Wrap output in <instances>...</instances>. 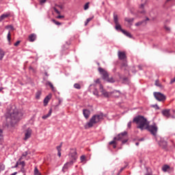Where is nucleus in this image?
<instances>
[{
  "label": "nucleus",
  "instance_id": "18",
  "mask_svg": "<svg viewBox=\"0 0 175 175\" xmlns=\"http://www.w3.org/2000/svg\"><path fill=\"white\" fill-rule=\"evenodd\" d=\"M36 34L35 33H31L29 36V40L30 42H35V40H36Z\"/></svg>",
  "mask_w": 175,
  "mask_h": 175
},
{
  "label": "nucleus",
  "instance_id": "35",
  "mask_svg": "<svg viewBox=\"0 0 175 175\" xmlns=\"http://www.w3.org/2000/svg\"><path fill=\"white\" fill-rule=\"evenodd\" d=\"M34 175H42L36 167L34 168Z\"/></svg>",
  "mask_w": 175,
  "mask_h": 175
},
{
  "label": "nucleus",
  "instance_id": "16",
  "mask_svg": "<svg viewBox=\"0 0 175 175\" xmlns=\"http://www.w3.org/2000/svg\"><path fill=\"white\" fill-rule=\"evenodd\" d=\"M8 17H10V12H7L5 14H3L2 15H1L0 22L3 21V20H5V18H8Z\"/></svg>",
  "mask_w": 175,
  "mask_h": 175
},
{
  "label": "nucleus",
  "instance_id": "29",
  "mask_svg": "<svg viewBox=\"0 0 175 175\" xmlns=\"http://www.w3.org/2000/svg\"><path fill=\"white\" fill-rule=\"evenodd\" d=\"M116 29H117L118 31V29H120V31H121V32H122V28H121V25H120V23H116Z\"/></svg>",
  "mask_w": 175,
  "mask_h": 175
},
{
  "label": "nucleus",
  "instance_id": "17",
  "mask_svg": "<svg viewBox=\"0 0 175 175\" xmlns=\"http://www.w3.org/2000/svg\"><path fill=\"white\" fill-rule=\"evenodd\" d=\"M111 96H113V98H118L120 96V95H121V93H120L117 90H114L113 92H111Z\"/></svg>",
  "mask_w": 175,
  "mask_h": 175
},
{
  "label": "nucleus",
  "instance_id": "45",
  "mask_svg": "<svg viewBox=\"0 0 175 175\" xmlns=\"http://www.w3.org/2000/svg\"><path fill=\"white\" fill-rule=\"evenodd\" d=\"M28 154H29V152L28 151L24 152L22 154V157H27V155H28Z\"/></svg>",
  "mask_w": 175,
  "mask_h": 175
},
{
  "label": "nucleus",
  "instance_id": "50",
  "mask_svg": "<svg viewBox=\"0 0 175 175\" xmlns=\"http://www.w3.org/2000/svg\"><path fill=\"white\" fill-rule=\"evenodd\" d=\"M46 0H40V3L41 5H43V3H46Z\"/></svg>",
  "mask_w": 175,
  "mask_h": 175
},
{
  "label": "nucleus",
  "instance_id": "14",
  "mask_svg": "<svg viewBox=\"0 0 175 175\" xmlns=\"http://www.w3.org/2000/svg\"><path fill=\"white\" fill-rule=\"evenodd\" d=\"M146 2H147V0H144V3H142L139 6V13H141V14H144V13H146V11L144 10V6L146 5Z\"/></svg>",
  "mask_w": 175,
  "mask_h": 175
},
{
  "label": "nucleus",
  "instance_id": "43",
  "mask_svg": "<svg viewBox=\"0 0 175 175\" xmlns=\"http://www.w3.org/2000/svg\"><path fill=\"white\" fill-rule=\"evenodd\" d=\"M80 160H81V162H84V161H85V155L81 156Z\"/></svg>",
  "mask_w": 175,
  "mask_h": 175
},
{
  "label": "nucleus",
  "instance_id": "4",
  "mask_svg": "<svg viewBox=\"0 0 175 175\" xmlns=\"http://www.w3.org/2000/svg\"><path fill=\"white\" fill-rule=\"evenodd\" d=\"M102 120H103V114L94 115L92 117L89 122H88L85 126L86 129L92 128L94 125H95L96 124H98V122H99L100 121H102Z\"/></svg>",
  "mask_w": 175,
  "mask_h": 175
},
{
  "label": "nucleus",
  "instance_id": "28",
  "mask_svg": "<svg viewBox=\"0 0 175 175\" xmlns=\"http://www.w3.org/2000/svg\"><path fill=\"white\" fill-rule=\"evenodd\" d=\"M40 95H42V92L38 90V91L36 93V98L37 99H40Z\"/></svg>",
  "mask_w": 175,
  "mask_h": 175
},
{
  "label": "nucleus",
  "instance_id": "11",
  "mask_svg": "<svg viewBox=\"0 0 175 175\" xmlns=\"http://www.w3.org/2000/svg\"><path fill=\"white\" fill-rule=\"evenodd\" d=\"M73 163H75V161H70L69 162L66 163L62 168L63 173H65L70 166H72Z\"/></svg>",
  "mask_w": 175,
  "mask_h": 175
},
{
  "label": "nucleus",
  "instance_id": "41",
  "mask_svg": "<svg viewBox=\"0 0 175 175\" xmlns=\"http://www.w3.org/2000/svg\"><path fill=\"white\" fill-rule=\"evenodd\" d=\"M144 22H145V21L137 22V23H135V26L136 27H139V25H142L143 24V23H144Z\"/></svg>",
  "mask_w": 175,
  "mask_h": 175
},
{
  "label": "nucleus",
  "instance_id": "7",
  "mask_svg": "<svg viewBox=\"0 0 175 175\" xmlns=\"http://www.w3.org/2000/svg\"><path fill=\"white\" fill-rule=\"evenodd\" d=\"M153 95L157 100H159V102H162L166 100V96L161 92H154Z\"/></svg>",
  "mask_w": 175,
  "mask_h": 175
},
{
  "label": "nucleus",
  "instance_id": "20",
  "mask_svg": "<svg viewBox=\"0 0 175 175\" xmlns=\"http://www.w3.org/2000/svg\"><path fill=\"white\" fill-rule=\"evenodd\" d=\"M52 113H53V109L51 108L48 114L44 115L42 117V120H46V118H49V117H50V116H51Z\"/></svg>",
  "mask_w": 175,
  "mask_h": 175
},
{
  "label": "nucleus",
  "instance_id": "64",
  "mask_svg": "<svg viewBox=\"0 0 175 175\" xmlns=\"http://www.w3.org/2000/svg\"><path fill=\"white\" fill-rule=\"evenodd\" d=\"M2 90H3V88H0V92L2 91Z\"/></svg>",
  "mask_w": 175,
  "mask_h": 175
},
{
  "label": "nucleus",
  "instance_id": "13",
  "mask_svg": "<svg viewBox=\"0 0 175 175\" xmlns=\"http://www.w3.org/2000/svg\"><path fill=\"white\" fill-rule=\"evenodd\" d=\"M52 96L53 95L51 94H49L45 97V98L44 99V106H46L49 104V102H50Z\"/></svg>",
  "mask_w": 175,
  "mask_h": 175
},
{
  "label": "nucleus",
  "instance_id": "61",
  "mask_svg": "<svg viewBox=\"0 0 175 175\" xmlns=\"http://www.w3.org/2000/svg\"><path fill=\"white\" fill-rule=\"evenodd\" d=\"M44 75H45V76L49 77V74L47 73V72H45Z\"/></svg>",
  "mask_w": 175,
  "mask_h": 175
},
{
  "label": "nucleus",
  "instance_id": "39",
  "mask_svg": "<svg viewBox=\"0 0 175 175\" xmlns=\"http://www.w3.org/2000/svg\"><path fill=\"white\" fill-rule=\"evenodd\" d=\"M5 28H6V29H9V28H10V29H12V31L14 30V27H13V25H12L5 26Z\"/></svg>",
  "mask_w": 175,
  "mask_h": 175
},
{
  "label": "nucleus",
  "instance_id": "46",
  "mask_svg": "<svg viewBox=\"0 0 175 175\" xmlns=\"http://www.w3.org/2000/svg\"><path fill=\"white\" fill-rule=\"evenodd\" d=\"M127 127L129 128V129H131V128H132V122H129L128 123Z\"/></svg>",
  "mask_w": 175,
  "mask_h": 175
},
{
  "label": "nucleus",
  "instance_id": "23",
  "mask_svg": "<svg viewBox=\"0 0 175 175\" xmlns=\"http://www.w3.org/2000/svg\"><path fill=\"white\" fill-rule=\"evenodd\" d=\"M169 169H170V166H169L168 165H164L162 167V170L163 172H164L165 173V172H167V170H169Z\"/></svg>",
  "mask_w": 175,
  "mask_h": 175
},
{
  "label": "nucleus",
  "instance_id": "48",
  "mask_svg": "<svg viewBox=\"0 0 175 175\" xmlns=\"http://www.w3.org/2000/svg\"><path fill=\"white\" fill-rule=\"evenodd\" d=\"M55 13H57V14H61V12L55 8H53Z\"/></svg>",
  "mask_w": 175,
  "mask_h": 175
},
{
  "label": "nucleus",
  "instance_id": "21",
  "mask_svg": "<svg viewBox=\"0 0 175 175\" xmlns=\"http://www.w3.org/2000/svg\"><path fill=\"white\" fill-rule=\"evenodd\" d=\"M5 51H3L2 49L0 48V61H2L3 59V57H5Z\"/></svg>",
  "mask_w": 175,
  "mask_h": 175
},
{
  "label": "nucleus",
  "instance_id": "63",
  "mask_svg": "<svg viewBox=\"0 0 175 175\" xmlns=\"http://www.w3.org/2000/svg\"><path fill=\"white\" fill-rule=\"evenodd\" d=\"M135 146H139V142H136Z\"/></svg>",
  "mask_w": 175,
  "mask_h": 175
},
{
  "label": "nucleus",
  "instance_id": "59",
  "mask_svg": "<svg viewBox=\"0 0 175 175\" xmlns=\"http://www.w3.org/2000/svg\"><path fill=\"white\" fill-rule=\"evenodd\" d=\"M58 157H61V152H57Z\"/></svg>",
  "mask_w": 175,
  "mask_h": 175
},
{
  "label": "nucleus",
  "instance_id": "56",
  "mask_svg": "<svg viewBox=\"0 0 175 175\" xmlns=\"http://www.w3.org/2000/svg\"><path fill=\"white\" fill-rule=\"evenodd\" d=\"M94 94L98 96V90H96L95 92H94Z\"/></svg>",
  "mask_w": 175,
  "mask_h": 175
},
{
  "label": "nucleus",
  "instance_id": "25",
  "mask_svg": "<svg viewBox=\"0 0 175 175\" xmlns=\"http://www.w3.org/2000/svg\"><path fill=\"white\" fill-rule=\"evenodd\" d=\"M113 21L115 24H119L118 23V16L116 14H113Z\"/></svg>",
  "mask_w": 175,
  "mask_h": 175
},
{
  "label": "nucleus",
  "instance_id": "55",
  "mask_svg": "<svg viewBox=\"0 0 175 175\" xmlns=\"http://www.w3.org/2000/svg\"><path fill=\"white\" fill-rule=\"evenodd\" d=\"M57 18H64V16L59 15V16H57Z\"/></svg>",
  "mask_w": 175,
  "mask_h": 175
},
{
  "label": "nucleus",
  "instance_id": "2",
  "mask_svg": "<svg viewBox=\"0 0 175 175\" xmlns=\"http://www.w3.org/2000/svg\"><path fill=\"white\" fill-rule=\"evenodd\" d=\"M24 116V112L21 110L17 109V108H14L11 111L10 117L7 118V121H8L12 125V126H14L17 122H18L23 116Z\"/></svg>",
  "mask_w": 175,
  "mask_h": 175
},
{
  "label": "nucleus",
  "instance_id": "1",
  "mask_svg": "<svg viewBox=\"0 0 175 175\" xmlns=\"http://www.w3.org/2000/svg\"><path fill=\"white\" fill-rule=\"evenodd\" d=\"M133 122L137 125V129L140 131H148V132H158V125L153 122L150 124V122L144 118V116H139L133 118Z\"/></svg>",
  "mask_w": 175,
  "mask_h": 175
},
{
  "label": "nucleus",
  "instance_id": "52",
  "mask_svg": "<svg viewBox=\"0 0 175 175\" xmlns=\"http://www.w3.org/2000/svg\"><path fill=\"white\" fill-rule=\"evenodd\" d=\"M173 83H175V77L171 80L170 84H173Z\"/></svg>",
  "mask_w": 175,
  "mask_h": 175
},
{
  "label": "nucleus",
  "instance_id": "34",
  "mask_svg": "<svg viewBox=\"0 0 175 175\" xmlns=\"http://www.w3.org/2000/svg\"><path fill=\"white\" fill-rule=\"evenodd\" d=\"M46 84H47L48 85H49V87L51 88L52 91H55L54 85H53V83H51V82L48 81V82L46 83Z\"/></svg>",
  "mask_w": 175,
  "mask_h": 175
},
{
  "label": "nucleus",
  "instance_id": "12",
  "mask_svg": "<svg viewBox=\"0 0 175 175\" xmlns=\"http://www.w3.org/2000/svg\"><path fill=\"white\" fill-rule=\"evenodd\" d=\"M118 57L121 61H126V54H125V52L118 51Z\"/></svg>",
  "mask_w": 175,
  "mask_h": 175
},
{
  "label": "nucleus",
  "instance_id": "47",
  "mask_svg": "<svg viewBox=\"0 0 175 175\" xmlns=\"http://www.w3.org/2000/svg\"><path fill=\"white\" fill-rule=\"evenodd\" d=\"M20 43H21V41L18 40L14 44V46H15V47H17V46H18V44H20Z\"/></svg>",
  "mask_w": 175,
  "mask_h": 175
},
{
  "label": "nucleus",
  "instance_id": "57",
  "mask_svg": "<svg viewBox=\"0 0 175 175\" xmlns=\"http://www.w3.org/2000/svg\"><path fill=\"white\" fill-rule=\"evenodd\" d=\"M20 165H23V166H24V165H25V163L24 161H21Z\"/></svg>",
  "mask_w": 175,
  "mask_h": 175
},
{
  "label": "nucleus",
  "instance_id": "31",
  "mask_svg": "<svg viewBox=\"0 0 175 175\" xmlns=\"http://www.w3.org/2000/svg\"><path fill=\"white\" fill-rule=\"evenodd\" d=\"M0 132V144H3V135Z\"/></svg>",
  "mask_w": 175,
  "mask_h": 175
},
{
  "label": "nucleus",
  "instance_id": "22",
  "mask_svg": "<svg viewBox=\"0 0 175 175\" xmlns=\"http://www.w3.org/2000/svg\"><path fill=\"white\" fill-rule=\"evenodd\" d=\"M29 137H31V132H27L25 134V137H24L23 140L27 141V140H28V139H29Z\"/></svg>",
  "mask_w": 175,
  "mask_h": 175
},
{
  "label": "nucleus",
  "instance_id": "33",
  "mask_svg": "<svg viewBox=\"0 0 175 175\" xmlns=\"http://www.w3.org/2000/svg\"><path fill=\"white\" fill-rule=\"evenodd\" d=\"M125 21H126L127 23H129V24H131V23H133V18H125Z\"/></svg>",
  "mask_w": 175,
  "mask_h": 175
},
{
  "label": "nucleus",
  "instance_id": "3",
  "mask_svg": "<svg viewBox=\"0 0 175 175\" xmlns=\"http://www.w3.org/2000/svg\"><path fill=\"white\" fill-rule=\"evenodd\" d=\"M152 135H153L154 139L157 142L159 146L163 148V150H166L167 148V141L165 139V138H162L157 132H151Z\"/></svg>",
  "mask_w": 175,
  "mask_h": 175
},
{
  "label": "nucleus",
  "instance_id": "51",
  "mask_svg": "<svg viewBox=\"0 0 175 175\" xmlns=\"http://www.w3.org/2000/svg\"><path fill=\"white\" fill-rule=\"evenodd\" d=\"M153 107H154V109H157V110H159V107L157 105H153Z\"/></svg>",
  "mask_w": 175,
  "mask_h": 175
},
{
  "label": "nucleus",
  "instance_id": "53",
  "mask_svg": "<svg viewBox=\"0 0 175 175\" xmlns=\"http://www.w3.org/2000/svg\"><path fill=\"white\" fill-rule=\"evenodd\" d=\"M18 162H16L15 165L13 167L14 168L18 167Z\"/></svg>",
  "mask_w": 175,
  "mask_h": 175
},
{
  "label": "nucleus",
  "instance_id": "5",
  "mask_svg": "<svg viewBox=\"0 0 175 175\" xmlns=\"http://www.w3.org/2000/svg\"><path fill=\"white\" fill-rule=\"evenodd\" d=\"M122 142V144H125L128 142V133H120L117 137L113 138V140L109 142V144H116V142Z\"/></svg>",
  "mask_w": 175,
  "mask_h": 175
},
{
  "label": "nucleus",
  "instance_id": "58",
  "mask_svg": "<svg viewBox=\"0 0 175 175\" xmlns=\"http://www.w3.org/2000/svg\"><path fill=\"white\" fill-rule=\"evenodd\" d=\"M144 138H140L139 139V142H144Z\"/></svg>",
  "mask_w": 175,
  "mask_h": 175
},
{
  "label": "nucleus",
  "instance_id": "44",
  "mask_svg": "<svg viewBox=\"0 0 175 175\" xmlns=\"http://www.w3.org/2000/svg\"><path fill=\"white\" fill-rule=\"evenodd\" d=\"M96 84H99V88L100 89V80L99 79L95 81Z\"/></svg>",
  "mask_w": 175,
  "mask_h": 175
},
{
  "label": "nucleus",
  "instance_id": "26",
  "mask_svg": "<svg viewBox=\"0 0 175 175\" xmlns=\"http://www.w3.org/2000/svg\"><path fill=\"white\" fill-rule=\"evenodd\" d=\"M122 69H124V70H128V64H126V62H124L122 64Z\"/></svg>",
  "mask_w": 175,
  "mask_h": 175
},
{
  "label": "nucleus",
  "instance_id": "30",
  "mask_svg": "<svg viewBox=\"0 0 175 175\" xmlns=\"http://www.w3.org/2000/svg\"><path fill=\"white\" fill-rule=\"evenodd\" d=\"M7 39L9 42V44H10V40H12V34L10 33V31L8 33Z\"/></svg>",
  "mask_w": 175,
  "mask_h": 175
},
{
  "label": "nucleus",
  "instance_id": "60",
  "mask_svg": "<svg viewBox=\"0 0 175 175\" xmlns=\"http://www.w3.org/2000/svg\"><path fill=\"white\" fill-rule=\"evenodd\" d=\"M125 169V167H122L120 170V172L121 173V172H122V170H124Z\"/></svg>",
  "mask_w": 175,
  "mask_h": 175
},
{
  "label": "nucleus",
  "instance_id": "42",
  "mask_svg": "<svg viewBox=\"0 0 175 175\" xmlns=\"http://www.w3.org/2000/svg\"><path fill=\"white\" fill-rule=\"evenodd\" d=\"M53 23H54V24H55L56 25H61V23L55 21V19L52 20Z\"/></svg>",
  "mask_w": 175,
  "mask_h": 175
},
{
  "label": "nucleus",
  "instance_id": "49",
  "mask_svg": "<svg viewBox=\"0 0 175 175\" xmlns=\"http://www.w3.org/2000/svg\"><path fill=\"white\" fill-rule=\"evenodd\" d=\"M165 31H167V32H170V27L165 26Z\"/></svg>",
  "mask_w": 175,
  "mask_h": 175
},
{
  "label": "nucleus",
  "instance_id": "10",
  "mask_svg": "<svg viewBox=\"0 0 175 175\" xmlns=\"http://www.w3.org/2000/svg\"><path fill=\"white\" fill-rule=\"evenodd\" d=\"M98 72H100V75H103V80L107 79V78L109 77V73H107V71L105 70V69L100 67L98 68Z\"/></svg>",
  "mask_w": 175,
  "mask_h": 175
},
{
  "label": "nucleus",
  "instance_id": "6",
  "mask_svg": "<svg viewBox=\"0 0 175 175\" xmlns=\"http://www.w3.org/2000/svg\"><path fill=\"white\" fill-rule=\"evenodd\" d=\"M163 116L167 118H175V110H172V114L170 113V109H164L161 111Z\"/></svg>",
  "mask_w": 175,
  "mask_h": 175
},
{
  "label": "nucleus",
  "instance_id": "62",
  "mask_svg": "<svg viewBox=\"0 0 175 175\" xmlns=\"http://www.w3.org/2000/svg\"><path fill=\"white\" fill-rule=\"evenodd\" d=\"M145 21L144 23H146V21H150V18H146V21Z\"/></svg>",
  "mask_w": 175,
  "mask_h": 175
},
{
  "label": "nucleus",
  "instance_id": "36",
  "mask_svg": "<svg viewBox=\"0 0 175 175\" xmlns=\"http://www.w3.org/2000/svg\"><path fill=\"white\" fill-rule=\"evenodd\" d=\"M92 18H94V16H92V18H88L86 20V21L85 22V27H87V25H88V23H90V21H91Z\"/></svg>",
  "mask_w": 175,
  "mask_h": 175
},
{
  "label": "nucleus",
  "instance_id": "38",
  "mask_svg": "<svg viewBox=\"0 0 175 175\" xmlns=\"http://www.w3.org/2000/svg\"><path fill=\"white\" fill-rule=\"evenodd\" d=\"M56 148L57 150V152H61L62 151L61 148H62V143H61L59 146H57Z\"/></svg>",
  "mask_w": 175,
  "mask_h": 175
},
{
  "label": "nucleus",
  "instance_id": "37",
  "mask_svg": "<svg viewBox=\"0 0 175 175\" xmlns=\"http://www.w3.org/2000/svg\"><path fill=\"white\" fill-rule=\"evenodd\" d=\"M154 84H155V85H157V87H160V88H162V84H161V83H159V80H156Z\"/></svg>",
  "mask_w": 175,
  "mask_h": 175
},
{
  "label": "nucleus",
  "instance_id": "24",
  "mask_svg": "<svg viewBox=\"0 0 175 175\" xmlns=\"http://www.w3.org/2000/svg\"><path fill=\"white\" fill-rule=\"evenodd\" d=\"M122 33H124V35H126V36H127L128 38H132V35L131 34V33H129L124 29H122Z\"/></svg>",
  "mask_w": 175,
  "mask_h": 175
},
{
  "label": "nucleus",
  "instance_id": "27",
  "mask_svg": "<svg viewBox=\"0 0 175 175\" xmlns=\"http://www.w3.org/2000/svg\"><path fill=\"white\" fill-rule=\"evenodd\" d=\"M105 81H108V83H114L116 80H114V78L113 77L109 78L108 77V78H107V80H105Z\"/></svg>",
  "mask_w": 175,
  "mask_h": 175
},
{
  "label": "nucleus",
  "instance_id": "9",
  "mask_svg": "<svg viewBox=\"0 0 175 175\" xmlns=\"http://www.w3.org/2000/svg\"><path fill=\"white\" fill-rule=\"evenodd\" d=\"M100 91L102 93V95L105 96V98H110V96H111V92H109L103 89V85H102V84H100Z\"/></svg>",
  "mask_w": 175,
  "mask_h": 175
},
{
  "label": "nucleus",
  "instance_id": "19",
  "mask_svg": "<svg viewBox=\"0 0 175 175\" xmlns=\"http://www.w3.org/2000/svg\"><path fill=\"white\" fill-rule=\"evenodd\" d=\"M23 129L25 132H32V128L29 124H26L23 126Z\"/></svg>",
  "mask_w": 175,
  "mask_h": 175
},
{
  "label": "nucleus",
  "instance_id": "40",
  "mask_svg": "<svg viewBox=\"0 0 175 175\" xmlns=\"http://www.w3.org/2000/svg\"><path fill=\"white\" fill-rule=\"evenodd\" d=\"M90 8V2H88L84 5V10H88V9Z\"/></svg>",
  "mask_w": 175,
  "mask_h": 175
},
{
  "label": "nucleus",
  "instance_id": "8",
  "mask_svg": "<svg viewBox=\"0 0 175 175\" xmlns=\"http://www.w3.org/2000/svg\"><path fill=\"white\" fill-rule=\"evenodd\" d=\"M68 155L70 161H73L75 163L77 160V152L76 151V149H71Z\"/></svg>",
  "mask_w": 175,
  "mask_h": 175
},
{
  "label": "nucleus",
  "instance_id": "32",
  "mask_svg": "<svg viewBox=\"0 0 175 175\" xmlns=\"http://www.w3.org/2000/svg\"><path fill=\"white\" fill-rule=\"evenodd\" d=\"M74 88H76V90H81V85H80L79 83H75L74 84Z\"/></svg>",
  "mask_w": 175,
  "mask_h": 175
},
{
  "label": "nucleus",
  "instance_id": "15",
  "mask_svg": "<svg viewBox=\"0 0 175 175\" xmlns=\"http://www.w3.org/2000/svg\"><path fill=\"white\" fill-rule=\"evenodd\" d=\"M83 114L85 118L88 119V118H90L91 111L88 109H83Z\"/></svg>",
  "mask_w": 175,
  "mask_h": 175
},
{
  "label": "nucleus",
  "instance_id": "54",
  "mask_svg": "<svg viewBox=\"0 0 175 175\" xmlns=\"http://www.w3.org/2000/svg\"><path fill=\"white\" fill-rule=\"evenodd\" d=\"M138 68L139 69V70H142L143 69V66L139 65Z\"/></svg>",
  "mask_w": 175,
  "mask_h": 175
}]
</instances>
